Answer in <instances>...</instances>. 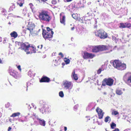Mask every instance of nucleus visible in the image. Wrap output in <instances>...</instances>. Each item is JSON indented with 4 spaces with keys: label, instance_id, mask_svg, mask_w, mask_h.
Returning a JSON list of instances; mask_svg holds the SVG:
<instances>
[{
    "label": "nucleus",
    "instance_id": "obj_24",
    "mask_svg": "<svg viewBox=\"0 0 131 131\" xmlns=\"http://www.w3.org/2000/svg\"><path fill=\"white\" fill-rule=\"evenodd\" d=\"M89 53L86 52L84 53V55L83 56V57L84 59L88 58V56Z\"/></svg>",
    "mask_w": 131,
    "mask_h": 131
},
{
    "label": "nucleus",
    "instance_id": "obj_31",
    "mask_svg": "<svg viewBox=\"0 0 131 131\" xmlns=\"http://www.w3.org/2000/svg\"><path fill=\"white\" fill-rule=\"evenodd\" d=\"M8 41V39L6 38H4V40L3 41V42L4 43H6Z\"/></svg>",
    "mask_w": 131,
    "mask_h": 131
},
{
    "label": "nucleus",
    "instance_id": "obj_44",
    "mask_svg": "<svg viewBox=\"0 0 131 131\" xmlns=\"http://www.w3.org/2000/svg\"><path fill=\"white\" fill-rule=\"evenodd\" d=\"M74 26H73V27H72L71 28V30L73 31L74 30Z\"/></svg>",
    "mask_w": 131,
    "mask_h": 131
},
{
    "label": "nucleus",
    "instance_id": "obj_18",
    "mask_svg": "<svg viewBox=\"0 0 131 131\" xmlns=\"http://www.w3.org/2000/svg\"><path fill=\"white\" fill-rule=\"evenodd\" d=\"M116 94L119 95H121L123 94V92L121 89H116Z\"/></svg>",
    "mask_w": 131,
    "mask_h": 131
},
{
    "label": "nucleus",
    "instance_id": "obj_12",
    "mask_svg": "<svg viewBox=\"0 0 131 131\" xmlns=\"http://www.w3.org/2000/svg\"><path fill=\"white\" fill-rule=\"evenodd\" d=\"M126 68V64H125L122 63H121V65H120V66L118 69L123 70L125 69Z\"/></svg>",
    "mask_w": 131,
    "mask_h": 131
},
{
    "label": "nucleus",
    "instance_id": "obj_23",
    "mask_svg": "<svg viewBox=\"0 0 131 131\" xmlns=\"http://www.w3.org/2000/svg\"><path fill=\"white\" fill-rule=\"evenodd\" d=\"M20 113L19 112H17L16 113H14L12 115L10 116L11 117H15L16 116L19 115Z\"/></svg>",
    "mask_w": 131,
    "mask_h": 131
},
{
    "label": "nucleus",
    "instance_id": "obj_21",
    "mask_svg": "<svg viewBox=\"0 0 131 131\" xmlns=\"http://www.w3.org/2000/svg\"><path fill=\"white\" fill-rule=\"evenodd\" d=\"M65 17L64 16H63L62 19L60 18V22L62 24H64V25H65Z\"/></svg>",
    "mask_w": 131,
    "mask_h": 131
},
{
    "label": "nucleus",
    "instance_id": "obj_32",
    "mask_svg": "<svg viewBox=\"0 0 131 131\" xmlns=\"http://www.w3.org/2000/svg\"><path fill=\"white\" fill-rule=\"evenodd\" d=\"M77 15V14H73L72 15V16L74 19H76L78 18Z\"/></svg>",
    "mask_w": 131,
    "mask_h": 131
},
{
    "label": "nucleus",
    "instance_id": "obj_30",
    "mask_svg": "<svg viewBox=\"0 0 131 131\" xmlns=\"http://www.w3.org/2000/svg\"><path fill=\"white\" fill-rule=\"evenodd\" d=\"M59 96L61 97H63L64 96L63 93L62 91H61L59 92Z\"/></svg>",
    "mask_w": 131,
    "mask_h": 131
},
{
    "label": "nucleus",
    "instance_id": "obj_4",
    "mask_svg": "<svg viewBox=\"0 0 131 131\" xmlns=\"http://www.w3.org/2000/svg\"><path fill=\"white\" fill-rule=\"evenodd\" d=\"M47 29L48 32H46V31L43 30L42 35L44 38H50L52 37L53 32L49 27L47 28Z\"/></svg>",
    "mask_w": 131,
    "mask_h": 131
},
{
    "label": "nucleus",
    "instance_id": "obj_38",
    "mask_svg": "<svg viewBox=\"0 0 131 131\" xmlns=\"http://www.w3.org/2000/svg\"><path fill=\"white\" fill-rule=\"evenodd\" d=\"M59 55H61L62 57H63V55L61 52H60L59 53Z\"/></svg>",
    "mask_w": 131,
    "mask_h": 131
},
{
    "label": "nucleus",
    "instance_id": "obj_39",
    "mask_svg": "<svg viewBox=\"0 0 131 131\" xmlns=\"http://www.w3.org/2000/svg\"><path fill=\"white\" fill-rule=\"evenodd\" d=\"M112 39L113 40H115L116 39V37L114 36H112Z\"/></svg>",
    "mask_w": 131,
    "mask_h": 131
},
{
    "label": "nucleus",
    "instance_id": "obj_37",
    "mask_svg": "<svg viewBox=\"0 0 131 131\" xmlns=\"http://www.w3.org/2000/svg\"><path fill=\"white\" fill-rule=\"evenodd\" d=\"M17 68L18 69H19L20 71H21V67H20V66L19 65V66H18L17 67Z\"/></svg>",
    "mask_w": 131,
    "mask_h": 131
},
{
    "label": "nucleus",
    "instance_id": "obj_25",
    "mask_svg": "<svg viewBox=\"0 0 131 131\" xmlns=\"http://www.w3.org/2000/svg\"><path fill=\"white\" fill-rule=\"evenodd\" d=\"M24 3V2H20V1H18L17 2V4L19 5L20 7H21L23 6V4Z\"/></svg>",
    "mask_w": 131,
    "mask_h": 131
},
{
    "label": "nucleus",
    "instance_id": "obj_55",
    "mask_svg": "<svg viewBox=\"0 0 131 131\" xmlns=\"http://www.w3.org/2000/svg\"><path fill=\"white\" fill-rule=\"evenodd\" d=\"M12 72H11L10 73V74L11 75H14L13 74H12Z\"/></svg>",
    "mask_w": 131,
    "mask_h": 131
},
{
    "label": "nucleus",
    "instance_id": "obj_34",
    "mask_svg": "<svg viewBox=\"0 0 131 131\" xmlns=\"http://www.w3.org/2000/svg\"><path fill=\"white\" fill-rule=\"evenodd\" d=\"M125 28H129L130 26V24L128 23H125Z\"/></svg>",
    "mask_w": 131,
    "mask_h": 131
},
{
    "label": "nucleus",
    "instance_id": "obj_59",
    "mask_svg": "<svg viewBox=\"0 0 131 131\" xmlns=\"http://www.w3.org/2000/svg\"><path fill=\"white\" fill-rule=\"evenodd\" d=\"M42 112V113H43V112Z\"/></svg>",
    "mask_w": 131,
    "mask_h": 131
},
{
    "label": "nucleus",
    "instance_id": "obj_48",
    "mask_svg": "<svg viewBox=\"0 0 131 131\" xmlns=\"http://www.w3.org/2000/svg\"><path fill=\"white\" fill-rule=\"evenodd\" d=\"M127 37H131V35L129 34V35H128L127 36Z\"/></svg>",
    "mask_w": 131,
    "mask_h": 131
},
{
    "label": "nucleus",
    "instance_id": "obj_8",
    "mask_svg": "<svg viewBox=\"0 0 131 131\" xmlns=\"http://www.w3.org/2000/svg\"><path fill=\"white\" fill-rule=\"evenodd\" d=\"M96 111L97 113L99 118L100 119H102L104 113L102 110L99 107H97L96 109Z\"/></svg>",
    "mask_w": 131,
    "mask_h": 131
},
{
    "label": "nucleus",
    "instance_id": "obj_16",
    "mask_svg": "<svg viewBox=\"0 0 131 131\" xmlns=\"http://www.w3.org/2000/svg\"><path fill=\"white\" fill-rule=\"evenodd\" d=\"M103 33H104V34L101 33V34L99 37L101 38L104 39L106 38L107 37V33L105 32L104 30Z\"/></svg>",
    "mask_w": 131,
    "mask_h": 131
},
{
    "label": "nucleus",
    "instance_id": "obj_53",
    "mask_svg": "<svg viewBox=\"0 0 131 131\" xmlns=\"http://www.w3.org/2000/svg\"><path fill=\"white\" fill-rule=\"evenodd\" d=\"M18 1H20V2H24V0H18Z\"/></svg>",
    "mask_w": 131,
    "mask_h": 131
},
{
    "label": "nucleus",
    "instance_id": "obj_51",
    "mask_svg": "<svg viewBox=\"0 0 131 131\" xmlns=\"http://www.w3.org/2000/svg\"><path fill=\"white\" fill-rule=\"evenodd\" d=\"M2 41V38L0 37V42H1Z\"/></svg>",
    "mask_w": 131,
    "mask_h": 131
},
{
    "label": "nucleus",
    "instance_id": "obj_28",
    "mask_svg": "<svg viewBox=\"0 0 131 131\" xmlns=\"http://www.w3.org/2000/svg\"><path fill=\"white\" fill-rule=\"evenodd\" d=\"M109 120H110V118L109 116H107L105 117V122H107Z\"/></svg>",
    "mask_w": 131,
    "mask_h": 131
},
{
    "label": "nucleus",
    "instance_id": "obj_10",
    "mask_svg": "<svg viewBox=\"0 0 131 131\" xmlns=\"http://www.w3.org/2000/svg\"><path fill=\"white\" fill-rule=\"evenodd\" d=\"M35 118L37 119L38 120V121L40 124L43 126H45V122L43 119H41L39 118L37 116H36Z\"/></svg>",
    "mask_w": 131,
    "mask_h": 131
},
{
    "label": "nucleus",
    "instance_id": "obj_17",
    "mask_svg": "<svg viewBox=\"0 0 131 131\" xmlns=\"http://www.w3.org/2000/svg\"><path fill=\"white\" fill-rule=\"evenodd\" d=\"M72 78L75 80H77L78 79V77L77 74L75 73V71H73L72 73Z\"/></svg>",
    "mask_w": 131,
    "mask_h": 131
},
{
    "label": "nucleus",
    "instance_id": "obj_43",
    "mask_svg": "<svg viewBox=\"0 0 131 131\" xmlns=\"http://www.w3.org/2000/svg\"><path fill=\"white\" fill-rule=\"evenodd\" d=\"M113 131H119V129L118 128H116Z\"/></svg>",
    "mask_w": 131,
    "mask_h": 131
},
{
    "label": "nucleus",
    "instance_id": "obj_9",
    "mask_svg": "<svg viewBox=\"0 0 131 131\" xmlns=\"http://www.w3.org/2000/svg\"><path fill=\"white\" fill-rule=\"evenodd\" d=\"M35 26L34 24L31 23H29L28 24V27L27 29L29 30L30 31H31L35 29Z\"/></svg>",
    "mask_w": 131,
    "mask_h": 131
},
{
    "label": "nucleus",
    "instance_id": "obj_40",
    "mask_svg": "<svg viewBox=\"0 0 131 131\" xmlns=\"http://www.w3.org/2000/svg\"><path fill=\"white\" fill-rule=\"evenodd\" d=\"M29 5H30V7L32 9V7L33 6V5L31 3H30L29 4Z\"/></svg>",
    "mask_w": 131,
    "mask_h": 131
},
{
    "label": "nucleus",
    "instance_id": "obj_20",
    "mask_svg": "<svg viewBox=\"0 0 131 131\" xmlns=\"http://www.w3.org/2000/svg\"><path fill=\"white\" fill-rule=\"evenodd\" d=\"M10 35L12 37H14V38H16L18 36L17 33L15 31H13L11 33Z\"/></svg>",
    "mask_w": 131,
    "mask_h": 131
},
{
    "label": "nucleus",
    "instance_id": "obj_33",
    "mask_svg": "<svg viewBox=\"0 0 131 131\" xmlns=\"http://www.w3.org/2000/svg\"><path fill=\"white\" fill-rule=\"evenodd\" d=\"M119 113L117 112V111L113 110L112 112V114L114 115H116L118 114Z\"/></svg>",
    "mask_w": 131,
    "mask_h": 131
},
{
    "label": "nucleus",
    "instance_id": "obj_54",
    "mask_svg": "<svg viewBox=\"0 0 131 131\" xmlns=\"http://www.w3.org/2000/svg\"><path fill=\"white\" fill-rule=\"evenodd\" d=\"M103 94L104 95H106V92H104L103 93Z\"/></svg>",
    "mask_w": 131,
    "mask_h": 131
},
{
    "label": "nucleus",
    "instance_id": "obj_11",
    "mask_svg": "<svg viewBox=\"0 0 131 131\" xmlns=\"http://www.w3.org/2000/svg\"><path fill=\"white\" fill-rule=\"evenodd\" d=\"M99 51H103L107 50L108 49V48L106 46L102 45L99 46Z\"/></svg>",
    "mask_w": 131,
    "mask_h": 131
},
{
    "label": "nucleus",
    "instance_id": "obj_5",
    "mask_svg": "<svg viewBox=\"0 0 131 131\" xmlns=\"http://www.w3.org/2000/svg\"><path fill=\"white\" fill-rule=\"evenodd\" d=\"M113 82L114 80L110 78L108 79H104L102 85L105 86L106 85L111 86L113 84Z\"/></svg>",
    "mask_w": 131,
    "mask_h": 131
},
{
    "label": "nucleus",
    "instance_id": "obj_19",
    "mask_svg": "<svg viewBox=\"0 0 131 131\" xmlns=\"http://www.w3.org/2000/svg\"><path fill=\"white\" fill-rule=\"evenodd\" d=\"M30 34L32 36H35L37 35L38 34V32L35 30V29L31 31H30Z\"/></svg>",
    "mask_w": 131,
    "mask_h": 131
},
{
    "label": "nucleus",
    "instance_id": "obj_63",
    "mask_svg": "<svg viewBox=\"0 0 131 131\" xmlns=\"http://www.w3.org/2000/svg\"><path fill=\"white\" fill-rule=\"evenodd\" d=\"M71 39L72 40V39H73V38H71Z\"/></svg>",
    "mask_w": 131,
    "mask_h": 131
},
{
    "label": "nucleus",
    "instance_id": "obj_36",
    "mask_svg": "<svg viewBox=\"0 0 131 131\" xmlns=\"http://www.w3.org/2000/svg\"><path fill=\"white\" fill-rule=\"evenodd\" d=\"M102 70L101 69H99L97 71V73L98 74H100L101 73Z\"/></svg>",
    "mask_w": 131,
    "mask_h": 131
},
{
    "label": "nucleus",
    "instance_id": "obj_42",
    "mask_svg": "<svg viewBox=\"0 0 131 131\" xmlns=\"http://www.w3.org/2000/svg\"><path fill=\"white\" fill-rule=\"evenodd\" d=\"M47 0H39V1L40 2H44L46 1H47Z\"/></svg>",
    "mask_w": 131,
    "mask_h": 131
},
{
    "label": "nucleus",
    "instance_id": "obj_57",
    "mask_svg": "<svg viewBox=\"0 0 131 131\" xmlns=\"http://www.w3.org/2000/svg\"><path fill=\"white\" fill-rule=\"evenodd\" d=\"M76 107H77V106H74V108H76Z\"/></svg>",
    "mask_w": 131,
    "mask_h": 131
},
{
    "label": "nucleus",
    "instance_id": "obj_7",
    "mask_svg": "<svg viewBox=\"0 0 131 131\" xmlns=\"http://www.w3.org/2000/svg\"><path fill=\"white\" fill-rule=\"evenodd\" d=\"M111 63H112V64L115 68L118 69L120 65H121V62L119 61L115 60L113 61H111Z\"/></svg>",
    "mask_w": 131,
    "mask_h": 131
},
{
    "label": "nucleus",
    "instance_id": "obj_49",
    "mask_svg": "<svg viewBox=\"0 0 131 131\" xmlns=\"http://www.w3.org/2000/svg\"><path fill=\"white\" fill-rule=\"evenodd\" d=\"M64 129L65 130V131H66L67 130V127H64Z\"/></svg>",
    "mask_w": 131,
    "mask_h": 131
},
{
    "label": "nucleus",
    "instance_id": "obj_41",
    "mask_svg": "<svg viewBox=\"0 0 131 131\" xmlns=\"http://www.w3.org/2000/svg\"><path fill=\"white\" fill-rule=\"evenodd\" d=\"M42 45H41L40 46H38L37 47L38 48H40L41 49L42 48Z\"/></svg>",
    "mask_w": 131,
    "mask_h": 131
},
{
    "label": "nucleus",
    "instance_id": "obj_3",
    "mask_svg": "<svg viewBox=\"0 0 131 131\" xmlns=\"http://www.w3.org/2000/svg\"><path fill=\"white\" fill-rule=\"evenodd\" d=\"M62 85L64 89L69 90H70L73 86V84L72 82L66 80L63 81Z\"/></svg>",
    "mask_w": 131,
    "mask_h": 131
},
{
    "label": "nucleus",
    "instance_id": "obj_56",
    "mask_svg": "<svg viewBox=\"0 0 131 131\" xmlns=\"http://www.w3.org/2000/svg\"><path fill=\"white\" fill-rule=\"evenodd\" d=\"M8 24H9V25H10L11 24V23L10 22H9L8 23Z\"/></svg>",
    "mask_w": 131,
    "mask_h": 131
},
{
    "label": "nucleus",
    "instance_id": "obj_60",
    "mask_svg": "<svg viewBox=\"0 0 131 131\" xmlns=\"http://www.w3.org/2000/svg\"><path fill=\"white\" fill-rule=\"evenodd\" d=\"M89 14V13H87V14Z\"/></svg>",
    "mask_w": 131,
    "mask_h": 131
},
{
    "label": "nucleus",
    "instance_id": "obj_27",
    "mask_svg": "<svg viewBox=\"0 0 131 131\" xmlns=\"http://www.w3.org/2000/svg\"><path fill=\"white\" fill-rule=\"evenodd\" d=\"M120 25L119 27L122 28H125V23L124 24L123 23H121L120 24Z\"/></svg>",
    "mask_w": 131,
    "mask_h": 131
},
{
    "label": "nucleus",
    "instance_id": "obj_6",
    "mask_svg": "<svg viewBox=\"0 0 131 131\" xmlns=\"http://www.w3.org/2000/svg\"><path fill=\"white\" fill-rule=\"evenodd\" d=\"M123 79L128 83H131V73H126Z\"/></svg>",
    "mask_w": 131,
    "mask_h": 131
},
{
    "label": "nucleus",
    "instance_id": "obj_62",
    "mask_svg": "<svg viewBox=\"0 0 131 131\" xmlns=\"http://www.w3.org/2000/svg\"><path fill=\"white\" fill-rule=\"evenodd\" d=\"M71 39L72 40V39H73V38H71Z\"/></svg>",
    "mask_w": 131,
    "mask_h": 131
},
{
    "label": "nucleus",
    "instance_id": "obj_61",
    "mask_svg": "<svg viewBox=\"0 0 131 131\" xmlns=\"http://www.w3.org/2000/svg\"><path fill=\"white\" fill-rule=\"evenodd\" d=\"M97 2H99V1H97Z\"/></svg>",
    "mask_w": 131,
    "mask_h": 131
},
{
    "label": "nucleus",
    "instance_id": "obj_26",
    "mask_svg": "<svg viewBox=\"0 0 131 131\" xmlns=\"http://www.w3.org/2000/svg\"><path fill=\"white\" fill-rule=\"evenodd\" d=\"M64 61L66 64L69 63L70 61V60L69 59L66 58H64Z\"/></svg>",
    "mask_w": 131,
    "mask_h": 131
},
{
    "label": "nucleus",
    "instance_id": "obj_1",
    "mask_svg": "<svg viewBox=\"0 0 131 131\" xmlns=\"http://www.w3.org/2000/svg\"><path fill=\"white\" fill-rule=\"evenodd\" d=\"M21 48L24 50L27 54L35 53V48L33 46L31 47L28 42L22 43L21 45Z\"/></svg>",
    "mask_w": 131,
    "mask_h": 131
},
{
    "label": "nucleus",
    "instance_id": "obj_46",
    "mask_svg": "<svg viewBox=\"0 0 131 131\" xmlns=\"http://www.w3.org/2000/svg\"><path fill=\"white\" fill-rule=\"evenodd\" d=\"M11 129H12V128L11 127H9L8 128V131H10V130H11Z\"/></svg>",
    "mask_w": 131,
    "mask_h": 131
},
{
    "label": "nucleus",
    "instance_id": "obj_47",
    "mask_svg": "<svg viewBox=\"0 0 131 131\" xmlns=\"http://www.w3.org/2000/svg\"><path fill=\"white\" fill-rule=\"evenodd\" d=\"M98 124L99 125H101L102 124V123H99L98 121L97 122Z\"/></svg>",
    "mask_w": 131,
    "mask_h": 131
},
{
    "label": "nucleus",
    "instance_id": "obj_45",
    "mask_svg": "<svg viewBox=\"0 0 131 131\" xmlns=\"http://www.w3.org/2000/svg\"><path fill=\"white\" fill-rule=\"evenodd\" d=\"M3 63L2 60L0 59V63L2 64Z\"/></svg>",
    "mask_w": 131,
    "mask_h": 131
},
{
    "label": "nucleus",
    "instance_id": "obj_29",
    "mask_svg": "<svg viewBox=\"0 0 131 131\" xmlns=\"http://www.w3.org/2000/svg\"><path fill=\"white\" fill-rule=\"evenodd\" d=\"M111 126V127L112 128L114 129L115 127H116V124L115 123H112Z\"/></svg>",
    "mask_w": 131,
    "mask_h": 131
},
{
    "label": "nucleus",
    "instance_id": "obj_50",
    "mask_svg": "<svg viewBox=\"0 0 131 131\" xmlns=\"http://www.w3.org/2000/svg\"><path fill=\"white\" fill-rule=\"evenodd\" d=\"M72 0H66L67 1V2H69L71 1Z\"/></svg>",
    "mask_w": 131,
    "mask_h": 131
},
{
    "label": "nucleus",
    "instance_id": "obj_15",
    "mask_svg": "<svg viewBox=\"0 0 131 131\" xmlns=\"http://www.w3.org/2000/svg\"><path fill=\"white\" fill-rule=\"evenodd\" d=\"M50 79L46 77H43L40 80V82H48L49 81Z\"/></svg>",
    "mask_w": 131,
    "mask_h": 131
},
{
    "label": "nucleus",
    "instance_id": "obj_64",
    "mask_svg": "<svg viewBox=\"0 0 131 131\" xmlns=\"http://www.w3.org/2000/svg\"><path fill=\"white\" fill-rule=\"evenodd\" d=\"M71 25H71H71H71Z\"/></svg>",
    "mask_w": 131,
    "mask_h": 131
},
{
    "label": "nucleus",
    "instance_id": "obj_52",
    "mask_svg": "<svg viewBox=\"0 0 131 131\" xmlns=\"http://www.w3.org/2000/svg\"><path fill=\"white\" fill-rule=\"evenodd\" d=\"M91 3V2H89L88 3V5L90 4Z\"/></svg>",
    "mask_w": 131,
    "mask_h": 131
},
{
    "label": "nucleus",
    "instance_id": "obj_13",
    "mask_svg": "<svg viewBox=\"0 0 131 131\" xmlns=\"http://www.w3.org/2000/svg\"><path fill=\"white\" fill-rule=\"evenodd\" d=\"M92 51L93 52H96L99 51V46L93 47L92 49Z\"/></svg>",
    "mask_w": 131,
    "mask_h": 131
},
{
    "label": "nucleus",
    "instance_id": "obj_22",
    "mask_svg": "<svg viewBox=\"0 0 131 131\" xmlns=\"http://www.w3.org/2000/svg\"><path fill=\"white\" fill-rule=\"evenodd\" d=\"M88 58L92 59L95 56V55L93 53H89Z\"/></svg>",
    "mask_w": 131,
    "mask_h": 131
},
{
    "label": "nucleus",
    "instance_id": "obj_14",
    "mask_svg": "<svg viewBox=\"0 0 131 131\" xmlns=\"http://www.w3.org/2000/svg\"><path fill=\"white\" fill-rule=\"evenodd\" d=\"M103 30H98L96 31L95 32V35L98 37H99L100 35L101 34H104L103 33Z\"/></svg>",
    "mask_w": 131,
    "mask_h": 131
},
{
    "label": "nucleus",
    "instance_id": "obj_2",
    "mask_svg": "<svg viewBox=\"0 0 131 131\" xmlns=\"http://www.w3.org/2000/svg\"><path fill=\"white\" fill-rule=\"evenodd\" d=\"M38 17L40 20L47 22H49L51 19L49 13L45 11L39 13Z\"/></svg>",
    "mask_w": 131,
    "mask_h": 131
},
{
    "label": "nucleus",
    "instance_id": "obj_35",
    "mask_svg": "<svg viewBox=\"0 0 131 131\" xmlns=\"http://www.w3.org/2000/svg\"><path fill=\"white\" fill-rule=\"evenodd\" d=\"M52 3L53 4H55L56 3V1L55 0H53L52 1Z\"/></svg>",
    "mask_w": 131,
    "mask_h": 131
},
{
    "label": "nucleus",
    "instance_id": "obj_58",
    "mask_svg": "<svg viewBox=\"0 0 131 131\" xmlns=\"http://www.w3.org/2000/svg\"><path fill=\"white\" fill-rule=\"evenodd\" d=\"M5 10H4L3 11V12H5Z\"/></svg>",
    "mask_w": 131,
    "mask_h": 131
}]
</instances>
